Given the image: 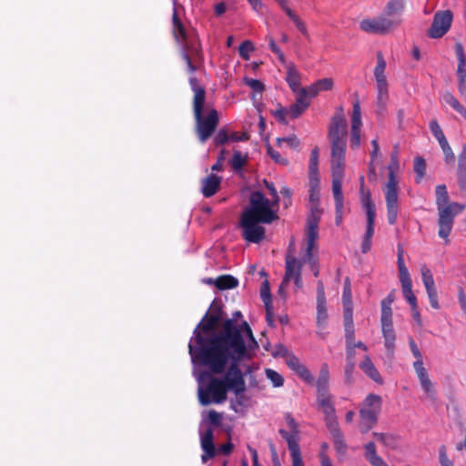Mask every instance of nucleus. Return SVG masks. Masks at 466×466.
Here are the masks:
<instances>
[{
	"instance_id": "nucleus-8",
	"label": "nucleus",
	"mask_w": 466,
	"mask_h": 466,
	"mask_svg": "<svg viewBox=\"0 0 466 466\" xmlns=\"http://www.w3.org/2000/svg\"><path fill=\"white\" fill-rule=\"evenodd\" d=\"M382 399L380 396L370 393L363 400L360 410V431L367 433L378 421L381 410Z\"/></svg>"
},
{
	"instance_id": "nucleus-23",
	"label": "nucleus",
	"mask_w": 466,
	"mask_h": 466,
	"mask_svg": "<svg viewBox=\"0 0 466 466\" xmlns=\"http://www.w3.org/2000/svg\"><path fill=\"white\" fill-rule=\"evenodd\" d=\"M360 368L374 382L378 384L383 383L382 377L369 356H365L360 364Z\"/></svg>"
},
{
	"instance_id": "nucleus-54",
	"label": "nucleus",
	"mask_w": 466,
	"mask_h": 466,
	"mask_svg": "<svg viewBox=\"0 0 466 466\" xmlns=\"http://www.w3.org/2000/svg\"><path fill=\"white\" fill-rule=\"evenodd\" d=\"M318 165H319V148L315 147L312 149L310 153V159H309V173L311 174H317L318 173Z\"/></svg>"
},
{
	"instance_id": "nucleus-24",
	"label": "nucleus",
	"mask_w": 466,
	"mask_h": 466,
	"mask_svg": "<svg viewBox=\"0 0 466 466\" xmlns=\"http://www.w3.org/2000/svg\"><path fill=\"white\" fill-rule=\"evenodd\" d=\"M286 81L293 93H297L301 90L300 74L296 69V66L292 62L288 63L287 65Z\"/></svg>"
},
{
	"instance_id": "nucleus-32",
	"label": "nucleus",
	"mask_w": 466,
	"mask_h": 466,
	"mask_svg": "<svg viewBox=\"0 0 466 466\" xmlns=\"http://www.w3.org/2000/svg\"><path fill=\"white\" fill-rule=\"evenodd\" d=\"M401 283L402 293L405 299L410 305V308H414L417 305V299L412 291V281L411 278L400 280Z\"/></svg>"
},
{
	"instance_id": "nucleus-61",
	"label": "nucleus",
	"mask_w": 466,
	"mask_h": 466,
	"mask_svg": "<svg viewBox=\"0 0 466 466\" xmlns=\"http://www.w3.org/2000/svg\"><path fill=\"white\" fill-rule=\"evenodd\" d=\"M264 185L268 188L272 199V204L279 205V197L278 194V191L272 182H268V180H264Z\"/></svg>"
},
{
	"instance_id": "nucleus-57",
	"label": "nucleus",
	"mask_w": 466,
	"mask_h": 466,
	"mask_svg": "<svg viewBox=\"0 0 466 466\" xmlns=\"http://www.w3.org/2000/svg\"><path fill=\"white\" fill-rule=\"evenodd\" d=\"M261 299L264 302L265 306L272 305L269 285L268 281H265L260 289Z\"/></svg>"
},
{
	"instance_id": "nucleus-27",
	"label": "nucleus",
	"mask_w": 466,
	"mask_h": 466,
	"mask_svg": "<svg viewBox=\"0 0 466 466\" xmlns=\"http://www.w3.org/2000/svg\"><path fill=\"white\" fill-rule=\"evenodd\" d=\"M208 283H213L218 289H229L238 287V280L231 275H222L216 279H209Z\"/></svg>"
},
{
	"instance_id": "nucleus-45",
	"label": "nucleus",
	"mask_w": 466,
	"mask_h": 466,
	"mask_svg": "<svg viewBox=\"0 0 466 466\" xmlns=\"http://www.w3.org/2000/svg\"><path fill=\"white\" fill-rule=\"evenodd\" d=\"M414 171L417 174L416 182L420 183L421 178L425 175L426 171V163L423 157H417L414 159Z\"/></svg>"
},
{
	"instance_id": "nucleus-50",
	"label": "nucleus",
	"mask_w": 466,
	"mask_h": 466,
	"mask_svg": "<svg viewBox=\"0 0 466 466\" xmlns=\"http://www.w3.org/2000/svg\"><path fill=\"white\" fill-rule=\"evenodd\" d=\"M328 319L326 302H317V323L319 326L323 325Z\"/></svg>"
},
{
	"instance_id": "nucleus-34",
	"label": "nucleus",
	"mask_w": 466,
	"mask_h": 466,
	"mask_svg": "<svg viewBox=\"0 0 466 466\" xmlns=\"http://www.w3.org/2000/svg\"><path fill=\"white\" fill-rule=\"evenodd\" d=\"M404 10V2L403 0H390L387 3L384 10V15L387 17L394 16L400 15Z\"/></svg>"
},
{
	"instance_id": "nucleus-11",
	"label": "nucleus",
	"mask_w": 466,
	"mask_h": 466,
	"mask_svg": "<svg viewBox=\"0 0 466 466\" xmlns=\"http://www.w3.org/2000/svg\"><path fill=\"white\" fill-rule=\"evenodd\" d=\"M401 24L400 18H390L384 15L374 18L363 19L360 27L369 34L386 35Z\"/></svg>"
},
{
	"instance_id": "nucleus-5",
	"label": "nucleus",
	"mask_w": 466,
	"mask_h": 466,
	"mask_svg": "<svg viewBox=\"0 0 466 466\" xmlns=\"http://www.w3.org/2000/svg\"><path fill=\"white\" fill-rule=\"evenodd\" d=\"M191 90L194 92L193 97V114L195 118V130L201 143H205L216 131L219 122L218 112L216 108L207 107L208 115L203 116L206 91L205 88L198 84L196 76L189 78Z\"/></svg>"
},
{
	"instance_id": "nucleus-10",
	"label": "nucleus",
	"mask_w": 466,
	"mask_h": 466,
	"mask_svg": "<svg viewBox=\"0 0 466 466\" xmlns=\"http://www.w3.org/2000/svg\"><path fill=\"white\" fill-rule=\"evenodd\" d=\"M228 390L221 379L212 377L208 384L198 389V400L201 405L212 402L222 403L227 399Z\"/></svg>"
},
{
	"instance_id": "nucleus-39",
	"label": "nucleus",
	"mask_w": 466,
	"mask_h": 466,
	"mask_svg": "<svg viewBox=\"0 0 466 466\" xmlns=\"http://www.w3.org/2000/svg\"><path fill=\"white\" fill-rule=\"evenodd\" d=\"M229 163L233 170L240 171L247 163V157H244L240 151H235Z\"/></svg>"
},
{
	"instance_id": "nucleus-63",
	"label": "nucleus",
	"mask_w": 466,
	"mask_h": 466,
	"mask_svg": "<svg viewBox=\"0 0 466 466\" xmlns=\"http://www.w3.org/2000/svg\"><path fill=\"white\" fill-rule=\"evenodd\" d=\"M286 362L287 365L296 372L299 370V369L303 366V364L300 363L299 360L291 354L287 358Z\"/></svg>"
},
{
	"instance_id": "nucleus-16",
	"label": "nucleus",
	"mask_w": 466,
	"mask_h": 466,
	"mask_svg": "<svg viewBox=\"0 0 466 466\" xmlns=\"http://www.w3.org/2000/svg\"><path fill=\"white\" fill-rule=\"evenodd\" d=\"M200 446L203 451L201 461L203 463L208 462L217 455V448L214 444L213 429L208 427L206 431H199Z\"/></svg>"
},
{
	"instance_id": "nucleus-62",
	"label": "nucleus",
	"mask_w": 466,
	"mask_h": 466,
	"mask_svg": "<svg viewBox=\"0 0 466 466\" xmlns=\"http://www.w3.org/2000/svg\"><path fill=\"white\" fill-rule=\"evenodd\" d=\"M245 83L255 92L261 93L264 89V85L259 80L253 78H245Z\"/></svg>"
},
{
	"instance_id": "nucleus-30",
	"label": "nucleus",
	"mask_w": 466,
	"mask_h": 466,
	"mask_svg": "<svg viewBox=\"0 0 466 466\" xmlns=\"http://www.w3.org/2000/svg\"><path fill=\"white\" fill-rule=\"evenodd\" d=\"M441 100L446 105L453 108L464 119H466V108L460 103V101L450 92H445L441 96Z\"/></svg>"
},
{
	"instance_id": "nucleus-35",
	"label": "nucleus",
	"mask_w": 466,
	"mask_h": 466,
	"mask_svg": "<svg viewBox=\"0 0 466 466\" xmlns=\"http://www.w3.org/2000/svg\"><path fill=\"white\" fill-rule=\"evenodd\" d=\"M397 171H389L388 182L385 188V198H398V181L396 179Z\"/></svg>"
},
{
	"instance_id": "nucleus-59",
	"label": "nucleus",
	"mask_w": 466,
	"mask_h": 466,
	"mask_svg": "<svg viewBox=\"0 0 466 466\" xmlns=\"http://www.w3.org/2000/svg\"><path fill=\"white\" fill-rule=\"evenodd\" d=\"M229 141V135L225 129H219L214 137L216 146H222Z\"/></svg>"
},
{
	"instance_id": "nucleus-37",
	"label": "nucleus",
	"mask_w": 466,
	"mask_h": 466,
	"mask_svg": "<svg viewBox=\"0 0 466 466\" xmlns=\"http://www.w3.org/2000/svg\"><path fill=\"white\" fill-rule=\"evenodd\" d=\"M240 317H242L241 312L240 311H236L233 314V319H231L233 320V323L235 325H237V327L240 329V334L242 336H243V334H245L252 341V343H254L257 346L258 345L257 341H256L255 338L253 337L252 330H251V328L249 327V325L246 321H243L240 325H238L235 322V319L237 318H240ZM228 319H227L226 320H228Z\"/></svg>"
},
{
	"instance_id": "nucleus-20",
	"label": "nucleus",
	"mask_w": 466,
	"mask_h": 466,
	"mask_svg": "<svg viewBox=\"0 0 466 466\" xmlns=\"http://www.w3.org/2000/svg\"><path fill=\"white\" fill-rule=\"evenodd\" d=\"M332 193L335 201V222L339 226L342 222L344 213V197L342 193V185H332Z\"/></svg>"
},
{
	"instance_id": "nucleus-58",
	"label": "nucleus",
	"mask_w": 466,
	"mask_h": 466,
	"mask_svg": "<svg viewBox=\"0 0 466 466\" xmlns=\"http://www.w3.org/2000/svg\"><path fill=\"white\" fill-rule=\"evenodd\" d=\"M356 363H346L344 368V380L347 384H352L354 381L353 372Z\"/></svg>"
},
{
	"instance_id": "nucleus-53",
	"label": "nucleus",
	"mask_w": 466,
	"mask_h": 466,
	"mask_svg": "<svg viewBox=\"0 0 466 466\" xmlns=\"http://www.w3.org/2000/svg\"><path fill=\"white\" fill-rule=\"evenodd\" d=\"M388 169L389 171H398L400 169L399 149L397 145L394 146L393 150L390 153V162Z\"/></svg>"
},
{
	"instance_id": "nucleus-60",
	"label": "nucleus",
	"mask_w": 466,
	"mask_h": 466,
	"mask_svg": "<svg viewBox=\"0 0 466 466\" xmlns=\"http://www.w3.org/2000/svg\"><path fill=\"white\" fill-rule=\"evenodd\" d=\"M315 83L318 86L319 90L320 92L321 91L331 90L333 88V86H334L333 80L331 78H328V77L327 78L319 79Z\"/></svg>"
},
{
	"instance_id": "nucleus-3",
	"label": "nucleus",
	"mask_w": 466,
	"mask_h": 466,
	"mask_svg": "<svg viewBox=\"0 0 466 466\" xmlns=\"http://www.w3.org/2000/svg\"><path fill=\"white\" fill-rule=\"evenodd\" d=\"M172 26L173 36L180 46L182 59L187 64V72L194 74L204 66V54L198 34L195 30H187L178 16L177 1L173 0Z\"/></svg>"
},
{
	"instance_id": "nucleus-9",
	"label": "nucleus",
	"mask_w": 466,
	"mask_h": 466,
	"mask_svg": "<svg viewBox=\"0 0 466 466\" xmlns=\"http://www.w3.org/2000/svg\"><path fill=\"white\" fill-rule=\"evenodd\" d=\"M364 177H360V192H361V204L366 211L367 227L366 232L361 243V251L367 253L371 248V238L374 234V226L376 218V208L372 201L370 191L364 192Z\"/></svg>"
},
{
	"instance_id": "nucleus-52",
	"label": "nucleus",
	"mask_w": 466,
	"mask_h": 466,
	"mask_svg": "<svg viewBox=\"0 0 466 466\" xmlns=\"http://www.w3.org/2000/svg\"><path fill=\"white\" fill-rule=\"evenodd\" d=\"M253 50H254L253 44L248 40L242 42L238 47L239 56L245 60L249 59V56H250L249 54Z\"/></svg>"
},
{
	"instance_id": "nucleus-14",
	"label": "nucleus",
	"mask_w": 466,
	"mask_h": 466,
	"mask_svg": "<svg viewBox=\"0 0 466 466\" xmlns=\"http://www.w3.org/2000/svg\"><path fill=\"white\" fill-rule=\"evenodd\" d=\"M222 315L223 311L220 304L214 301L209 308V311L205 314L201 322L196 328L194 335L196 336L197 333H199L203 336L201 332L198 331L199 329L203 333H209L213 331L222 319Z\"/></svg>"
},
{
	"instance_id": "nucleus-48",
	"label": "nucleus",
	"mask_w": 466,
	"mask_h": 466,
	"mask_svg": "<svg viewBox=\"0 0 466 466\" xmlns=\"http://www.w3.org/2000/svg\"><path fill=\"white\" fill-rule=\"evenodd\" d=\"M265 372L274 387H281L283 385L284 379L279 372L271 369H267Z\"/></svg>"
},
{
	"instance_id": "nucleus-18",
	"label": "nucleus",
	"mask_w": 466,
	"mask_h": 466,
	"mask_svg": "<svg viewBox=\"0 0 466 466\" xmlns=\"http://www.w3.org/2000/svg\"><path fill=\"white\" fill-rule=\"evenodd\" d=\"M319 226L307 224V247H306V254L305 259L308 260V263H311L315 265V256L313 254V250L316 248L317 240L319 238Z\"/></svg>"
},
{
	"instance_id": "nucleus-26",
	"label": "nucleus",
	"mask_w": 466,
	"mask_h": 466,
	"mask_svg": "<svg viewBox=\"0 0 466 466\" xmlns=\"http://www.w3.org/2000/svg\"><path fill=\"white\" fill-rule=\"evenodd\" d=\"M377 66L374 69V76L376 79L377 86H388L386 76L384 74L386 68V62L380 52L377 54Z\"/></svg>"
},
{
	"instance_id": "nucleus-29",
	"label": "nucleus",
	"mask_w": 466,
	"mask_h": 466,
	"mask_svg": "<svg viewBox=\"0 0 466 466\" xmlns=\"http://www.w3.org/2000/svg\"><path fill=\"white\" fill-rule=\"evenodd\" d=\"M329 366L323 363L317 380V393L329 392Z\"/></svg>"
},
{
	"instance_id": "nucleus-21",
	"label": "nucleus",
	"mask_w": 466,
	"mask_h": 466,
	"mask_svg": "<svg viewBox=\"0 0 466 466\" xmlns=\"http://www.w3.org/2000/svg\"><path fill=\"white\" fill-rule=\"evenodd\" d=\"M222 178L217 175L211 174L202 179L201 192L205 198L214 196L219 189Z\"/></svg>"
},
{
	"instance_id": "nucleus-64",
	"label": "nucleus",
	"mask_w": 466,
	"mask_h": 466,
	"mask_svg": "<svg viewBox=\"0 0 466 466\" xmlns=\"http://www.w3.org/2000/svg\"><path fill=\"white\" fill-rule=\"evenodd\" d=\"M296 373L306 382L312 383L314 381L310 371L304 365Z\"/></svg>"
},
{
	"instance_id": "nucleus-2",
	"label": "nucleus",
	"mask_w": 466,
	"mask_h": 466,
	"mask_svg": "<svg viewBox=\"0 0 466 466\" xmlns=\"http://www.w3.org/2000/svg\"><path fill=\"white\" fill-rule=\"evenodd\" d=\"M277 206L260 191H254L249 197V206L242 212L239 227L242 238L249 243L258 244L266 238V229L260 224H270L279 216L273 208Z\"/></svg>"
},
{
	"instance_id": "nucleus-51",
	"label": "nucleus",
	"mask_w": 466,
	"mask_h": 466,
	"mask_svg": "<svg viewBox=\"0 0 466 466\" xmlns=\"http://www.w3.org/2000/svg\"><path fill=\"white\" fill-rule=\"evenodd\" d=\"M440 146L444 154V161L448 165H453L455 162V156H454L453 151H452L451 147H450L448 141L443 142Z\"/></svg>"
},
{
	"instance_id": "nucleus-31",
	"label": "nucleus",
	"mask_w": 466,
	"mask_h": 466,
	"mask_svg": "<svg viewBox=\"0 0 466 466\" xmlns=\"http://www.w3.org/2000/svg\"><path fill=\"white\" fill-rule=\"evenodd\" d=\"M288 439V448L292 460V466H305L299 443L292 438Z\"/></svg>"
},
{
	"instance_id": "nucleus-36",
	"label": "nucleus",
	"mask_w": 466,
	"mask_h": 466,
	"mask_svg": "<svg viewBox=\"0 0 466 466\" xmlns=\"http://www.w3.org/2000/svg\"><path fill=\"white\" fill-rule=\"evenodd\" d=\"M372 436L376 439V441L390 449H396L398 446V439L391 434L373 432Z\"/></svg>"
},
{
	"instance_id": "nucleus-6",
	"label": "nucleus",
	"mask_w": 466,
	"mask_h": 466,
	"mask_svg": "<svg viewBox=\"0 0 466 466\" xmlns=\"http://www.w3.org/2000/svg\"><path fill=\"white\" fill-rule=\"evenodd\" d=\"M436 206L439 215L438 235L444 239L445 244H449V236L452 230L455 217L464 210L465 205L457 202H449L446 186L438 185L436 187Z\"/></svg>"
},
{
	"instance_id": "nucleus-15",
	"label": "nucleus",
	"mask_w": 466,
	"mask_h": 466,
	"mask_svg": "<svg viewBox=\"0 0 466 466\" xmlns=\"http://www.w3.org/2000/svg\"><path fill=\"white\" fill-rule=\"evenodd\" d=\"M361 108L358 99L353 102L350 117V147L357 148L360 145Z\"/></svg>"
},
{
	"instance_id": "nucleus-44",
	"label": "nucleus",
	"mask_w": 466,
	"mask_h": 466,
	"mask_svg": "<svg viewBox=\"0 0 466 466\" xmlns=\"http://www.w3.org/2000/svg\"><path fill=\"white\" fill-rule=\"evenodd\" d=\"M422 390L431 399L435 397V390L431 380L429 379L428 374L418 377Z\"/></svg>"
},
{
	"instance_id": "nucleus-13",
	"label": "nucleus",
	"mask_w": 466,
	"mask_h": 466,
	"mask_svg": "<svg viewBox=\"0 0 466 466\" xmlns=\"http://www.w3.org/2000/svg\"><path fill=\"white\" fill-rule=\"evenodd\" d=\"M453 14L451 10L438 11L435 13L432 24L428 30L431 38L442 37L451 28Z\"/></svg>"
},
{
	"instance_id": "nucleus-12",
	"label": "nucleus",
	"mask_w": 466,
	"mask_h": 466,
	"mask_svg": "<svg viewBox=\"0 0 466 466\" xmlns=\"http://www.w3.org/2000/svg\"><path fill=\"white\" fill-rule=\"evenodd\" d=\"M308 262L305 257L299 260L290 255L286 256V271L283 280L279 286V291L287 286L290 279H294L295 286L299 289L302 288L301 269L304 263Z\"/></svg>"
},
{
	"instance_id": "nucleus-56",
	"label": "nucleus",
	"mask_w": 466,
	"mask_h": 466,
	"mask_svg": "<svg viewBox=\"0 0 466 466\" xmlns=\"http://www.w3.org/2000/svg\"><path fill=\"white\" fill-rule=\"evenodd\" d=\"M344 309V327H354L353 323V306H343Z\"/></svg>"
},
{
	"instance_id": "nucleus-41",
	"label": "nucleus",
	"mask_w": 466,
	"mask_h": 466,
	"mask_svg": "<svg viewBox=\"0 0 466 466\" xmlns=\"http://www.w3.org/2000/svg\"><path fill=\"white\" fill-rule=\"evenodd\" d=\"M377 106L380 110L383 111L386 108V105L389 99L388 86H377Z\"/></svg>"
},
{
	"instance_id": "nucleus-55",
	"label": "nucleus",
	"mask_w": 466,
	"mask_h": 466,
	"mask_svg": "<svg viewBox=\"0 0 466 466\" xmlns=\"http://www.w3.org/2000/svg\"><path fill=\"white\" fill-rule=\"evenodd\" d=\"M277 143L279 146H281L282 143H286L289 147L294 149H297L300 144L299 139L295 135L288 137L278 138Z\"/></svg>"
},
{
	"instance_id": "nucleus-40",
	"label": "nucleus",
	"mask_w": 466,
	"mask_h": 466,
	"mask_svg": "<svg viewBox=\"0 0 466 466\" xmlns=\"http://www.w3.org/2000/svg\"><path fill=\"white\" fill-rule=\"evenodd\" d=\"M429 127H430L431 132L432 133L434 137L438 140L440 145L442 144L443 142L447 141L445 135L436 119L431 120Z\"/></svg>"
},
{
	"instance_id": "nucleus-43",
	"label": "nucleus",
	"mask_w": 466,
	"mask_h": 466,
	"mask_svg": "<svg viewBox=\"0 0 466 466\" xmlns=\"http://www.w3.org/2000/svg\"><path fill=\"white\" fill-rule=\"evenodd\" d=\"M397 263H398V268H399L400 280L410 278L409 270L404 263L403 250L400 248H399V250H398Z\"/></svg>"
},
{
	"instance_id": "nucleus-49",
	"label": "nucleus",
	"mask_w": 466,
	"mask_h": 466,
	"mask_svg": "<svg viewBox=\"0 0 466 466\" xmlns=\"http://www.w3.org/2000/svg\"><path fill=\"white\" fill-rule=\"evenodd\" d=\"M364 450H365V454H364L365 458L370 463L376 461L377 459L380 458L377 454L376 446H375L374 442L370 441V442H368L367 444H365Z\"/></svg>"
},
{
	"instance_id": "nucleus-42",
	"label": "nucleus",
	"mask_w": 466,
	"mask_h": 466,
	"mask_svg": "<svg viewBox=\"0 0 466 466\" xmlns=\"http://www.w3.org/2000/svg\"><path fill=\"white\" fill-rule=\"evenodd\" d=\"M321 215H322V209L319 208V205H317V204L311 205L310 206V214L307 218V224L319 226Z\"/></svg>"
},
{
	"instance_id": "nucleus-1",
	"label": "nucleus",
	"mask_w": 466,
	"mask_h": 466,
	"mask_svg": "<svg viewBox=\"0 0 466 466\" xmlns=\"http://www.w3.org/2000/svg\"><path fill=\"white\" fill-rule=\"evenodd\" d=\"M196 344L188 345V351L194 362L208 367L215 374H221L230 361L227 373L221 380L227 390L234 391L236 395L246 390L239 361L248 357V354L240 329L232 319L225 320L220 332H213L208 338L197 333Z\"/></svg>"
},
{
	"instance_id": "nucleus-46",
	"label": "nucleus",
	"mask_w": 466,
	"mask_h": 466,
	"mask_svg": "<svg viewBox=\"0 0 466 466\" xmlns=\"http://www.w3.org/2000/svg\"><path fill=\"white\" fill-rule=\"evenodd\" d=\"M382 334H383V338L385 340V348H386L389 355L390 357H392L393 353H394V350H395V339H396L395 332L388 331V332H384Z\"/></svg>"
},
{
	"instance_id": "nucleus-7",
	"label": "nucleus",
	"mask_w": 466,
	"mask_h": 466,
	"mask_svg": "<svg viewBox=\"0 0 466 466\" xmlns=\"http://www.w3.org/2000/svg\"><path fill=\"white\" fill-rule=\"evenodd\" d=\"M317 401L325 415V422L332 435L335 447L338 450L341 447L345 448L344 435L339 427L331 395L329 392L317 393Z\"/></svg>"
},
{
	"instance_id": "nucleus-47",
	"label": "nucleus",
	"mask_w": 466,
	"mask_h": 466,
	"mask_svg": "<svg viewBox=\"0 0 466 466\" xmlns=\"http://www.w3.org/2000/svg\"><path fill=\"white\" fill-rule=\"evenodd\" d=\"M343 306H353L351 299V287L350 278L344 280L343 294H342Z\"/></svg>"
},
{
	"instance_id": "nucleus-33",
	"label": "nucleus",
	"mask_w": 466,
	"mask_h": 466,
	"mask_svg": "<svg viewBox=\"0 0 466 466\" xmlns=\"http://www.w3.org/2000/svg\"><path fill=\"white\" fill-rule=\"evenodd\" d=\"M387 204V217L388 222L390 225H394L398 218V198H385Z\"/></svg>"
},
{
	"instance_id": "nucleus-28",
	"label": "nucleus",
	"mask_w": 466,
	"mask_h": 466,
	"mask_svg": "<svg viewBox=\"0 0 466 466\" xmlns=\"http://www.w3.org/2000/svg\"><path fill=\"white\" fill-rule=\"evenodd\" d=\"M286 421L290 428V432L286 430L280 429L279 431L280 436L288 442L287 438H292L296 443H299V426L294 418L290 414L286 415Z\"/></svg>"
},
{
	"instance_id": "nucleus-19",
	"label": "nucleus",
	"mask_w": 466,
	"mask_h": 466,
	"mask_svg": "<svg viewBox=\"0 0 466 466\" xmlns=\"http://www.w3.org/2000/svg\"><path fill=\"white\" fill-rule=\"evenodd\" d=\"M295 94V103H293L292 105L289 106V107H288L289 116L293 119L299 117L309 106V101L307 97L306 88H301L299 92H297Z\"/></svg>"
},
{
	"instance_id": "nucleus-25",
	"label": "nucleus",
	"mask_w": 466,
	"mask_h": 466,
	"mask_svg": "<svg viewBox=\"0 0 466 466\" xmlns=\"http://www.w3.org/2000/svg\"><path fill=\"white\" fill-rule=\"evenodd\" d=\"M276 2L279 3V5L282 8V10L286 13V15L293 21V23L295 24L298 30L301 34L306 35L308 34V30H307L305 23L295 14V12L293 10H291L287 5V0H276Z\"/></svg>"
},
{
	"instance_id": "nucleus-22",
	"label": "nucleus",
	"mask_w": 466,
	"mask_h": 466,
	"mask_svg": "<svg viewBox=\"0 0 466 466\" xmlns=\"http://www.w3.org/2000/svg\"><path fill=\"white\" fill-rule=\"evenodd\" d=\"M457 180L459 187L466 190V144L461 147V151L458 157Z\"/></svg>"
},
{
	"instance_id": "nucleus-17",
	"label": "nucleus",
	"mask_w": 466,
	"mask_h": 466,
	"mask_svg": "<svg viewBox=\"0 0 466 466\" xmlns=\"http://www.w3.org/2000/svg\"><path fill=\"white\" fill-rule=\"evenodd\" d=\"M455 54L458 59L457 76L459 78V89L461 92L466 82V55L461 43L457 42L454 46Z\"/></svg>"
},
{
	"instance_id": "nucleus-4",
	"label": "nucleus",
	"mask_w": 466,
	"mask_h": 466,
	"mask_svg": "<svg viewBox=\"0 0 466 466\" xmlns=\"http://www.w3.org/2000/svg\"><path fill=\"white\" fill-rule=\"evenodd\" d=\"M347 120L342 106L336 109L330 119L328 137L331 147L332 185H342L346 154Z\"/></svg>"
},
{
	"instance_id": "nucleus-38",
	"label": "nucleus",
	"mask_w": 466,
	"mask_h": 466,
	"mask_svg": "<svg viewBox=\"0 0 466 466\" xmlns=\"http://www.w3.org/2000/svg\"><path fill=\"white\" fill-rule=\"evenodd\" d=\"M420 272H421L422 282L424 284L426 291L435 289L436 288H435L434 279H433L431 269L426 265H423L420 268Z\"/></svg>"
}]
</instances>
